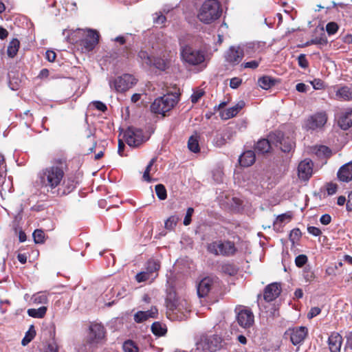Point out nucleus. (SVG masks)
<instances>
[{
    "mask_svg": "<svg viewBox=\"0 0 352 352\" xmlns=\"http://www.w3.org/2000/svg\"><path fill=\"white\" fill-rule=\"evenodd\" d=\"M66 170V162L61 160L42 169L38 173V182L41 188L54 196L58 195V188L62 185Z\"/></svg>",
    "mask_w": 352,
    "mask_h": 352,
    "instance_id": "f257e3e1",
    "label": "nucleus"
},
{
    "mask_svg": "<svg viewBox=\"0 0 352 352\" xmlns=\"http://www.w3.org/2000/svg\"><path fill=\"white\" fill-rule=\"evenodd\" d=\"M167 307V314L170 319L184 320L187 319L190 307L188 302L184 300L179 298L175 292H170L166 298Z\"/></svg>",
    "mask_w": 352,
    "mask_h": 352,
    "instance_id": "f03ea898",
    "label": "nucleus"
},
{
    "mask_svg": "<svg viewBox=\"0 0 352 352\" xmlns=\"http://www.w3.org/2000/svg\"><path fill=\"white\" fill-rule=\"evenodd\" d=\"M221 12L219 1L206 0L201 6L197 16L201 22L208 24L219 19Z\"/></svg>",
    "mask_w": 352,
    "mask_h": 352,
    "instance_id": "7ed1b4c3",
    "label": "nucleus"
},
{
    "mask_svg": "<svg viewBox=\"0 0 352 352\" xmlns=\"http://www.w3.org/2000/svg\"><path fill=\"white\" fill-rule=\"evenodd\" d=\"M178 96L176 94H168L156 98L151 105V111L163 116L170 111L178 102Z\"/></svg>",
    "mask_w": 352,
    "mask_h": 352,
    "instance_id": "20e7f679",
    "label": "nucleus"
},
{
    "mask_svg": "<svg viewBox=\"0 0 352 352\" xmlns=\"http://www.w3.org/2000/svg\"><path fill=\"white\" fill-rule=\"evenodd\" d=\"M207 250L215 256H232L236 252L234 242L228 240H218L208 244Z\"/></svg>",
    "mask_w": 352,
    "mask_h": 352,
    "instance_id": "39448f33",
    "label": "nucleus"
},
{
    "mask_svg": "<svg viewBox=\"0 0 352 352\" xmlns=\"http://www.w3.org/2000/svg\"><path fill=\"white\" fill-rule=\"evenodd\" d=\"M181 56L185 63L193 66L204 63L206 59L204 52L189 45H185L182 48Z\"/></svg>",
    "mask_w": 352,
    "mask_h": 352,
    "instance_id": "423d86ee",
    "label": "nucleus"
},
{
    "mask_svg": "<svg viewBox=\"0 0 352 352\" xmlns=\"http://www.w3.org/2000/svg\"><path fill=\"white\" fill-rule=\"evenodd\" d=\"M222 339L218 335L202 336L196 344L197 352H215L221 347Z\"/></svg>",
    "mask_w": 352,
    "mask_h": 352,
    "instance_id": "0eeeda50",
    "label": "nucleus"
},
{
    "mask_svg": "<svg viewBox=\"0 0 352 352\" xmlns=\"http://www.w3.org/2000/svg\"><path fill=\"white\" fill-rule=\"evenodd\" d=\"M78 33L82 36L80 40V45L82 50L87 52L92 51L99 41L98 32L93 29H79Z\"/></svg>",
    "mask_w": 352,
    "mask_h": 352,
    "instance_id": "6e6552de",
    "label": "nucleus"
},
{
    "mask_svg": "<svg viewBox=\"0 0 352 352\" xmlns=\"http://www.w3.org/2000/svg\"><path fill=\"white\" fill-rule=\"evenodd\" d=\"M136 83L135 77L129 74H123L113 80L110 79L109 84L111 89H115L117 92H124L131 88Z\"/></svg>",
    "mask_w": 352,
    "mask_h": 352,
    "instance_id": "1a4fd4ad",
    "label": "nucleus"
},
{
    "mask_svg": "<svg viewBox=\"0 0 352 352\" xmlns=\"http://www.w3.org/2000/svg\"><path fill=\"white\" fill-rule=\"evenodd\" d=\"M270 140L274 146L278 147L284 153H289L294 147V142L289 137H285L280 131H276L270 133Z\"/></svg>",
    "mask_w": 352,
    "mask_h": 352,
    "instance_id": "9d476101",
    "label": "nucleus"
},
{
    "mask_svg": "<svg viewBox=\"0 0 352 352\" xmlns=\"http://www.w3.org/2000/svg\"><path fill=\"white\" fill-rule=\"evenodd\" d=\"M105 338L104 327L101 324L94 323L89 327L87 344L89 348H95L103 342Z\"/></svg>",
    "mask_w": 352,
    "mask_h": 352,
    "instance_id": "9b49d317",
    "label": "nucleus"
},
{
    "mask_svg": "<svg viewBox=\"0 0 352 352\" xmlns=\"http://www.w3.org/2000/svg\"><path fill=\"white\" fill-rule=\"evenodd\" d=\"M234 311L236 316V321L240 327L248 329L253 325L254 316L250 309L242 305H238Z\"/></svg>",
    "mask_w": 352,
    "mask_h": 352,
    "instance_id": "f8f14e48",
    "label": "nucleus"
},
{
    "mask_svg": "<svg viewBox=\"0 0 352 352\" xmlns=\"http://www.w3.org/2000/svg\"><path fill=\"white\" fill-rule=\"evenodd\" d=\"M124 138L131 147H138L146 140L143 131L132 126L129 127L124 132Z\"/></svg>",
    "mask_w": 352,
    "mask_h": 352,
    "instance_id": "ddd939ff",
    "label": "nucleus"
},
{
    "mask_svg": "<svg viewBox=\"0 0 352 352\" xmlns=\"http://www.w3.org/2000/svg\"><path fill=\"white\" fill-rule=\"evenodd\" d=\"M327 121V116L324 112H319L311 116L304 123L307 130H316L324 126Z\"/></svg>",
    "mask_w": 352,
    "mask_h": 352,
    "instance_id": "4468645a",
    "label": "nucleus"
},
{
    "mask_svg": "<svg viewBox=\"0 0 352 352\" xmlns=\"http://www.w3.org/2000/svg\"><path fill=\"white\" fill-rule=\"evenodd\" d=\"M216 277L207 276L201 280L197 285V294L199 297L206 296L217 283Z\"/></svg>",
    "mask_w": 352,
    "mask_h": 352,
    "instance_id": "2eb2a0df",
    "label": "nucleus"
},
{
    "mask_svg": "<svg viewBox=\"0 0 352 352\" xmlns=\"http://www.w3.org/2000/svg\"><path fill=\"white\" fill-rule=\"evenodd\" d=\"M290 340L294 345L301 344L308 334V329L306 327H296L289 329Z\"/></svg>",
    "mask_w": 352,
    "mask_h": 352,
    "instance_id": "dca6fc26",
    "label": "nucleus"
},
{
    "mask_svg": "<svg viewBox=\"0 0 352 352\" xmlns=\"http://www.w3.org/2000/svg\"><path fill=\"white\" fill-rule=\"evenodd\" d=\"M158 316V309L155 306L146 311H138L134 314V321L137 323H142L150 318H157Z\"/></svg>",
    "mask_w": 352,
    "mask_h": 352,
    "instance_id": "f3484780",
    "label": "nucleus"
},
{
    "mask_svg": "<svg viewBox=\"0 0 352 352\" xmlns=\"http://www.w3.org/2000/svg\"><path fill=\"white\" fill-rule=\"evenodd\" d=\"M280 294V285L276 283H271L265 287L263 293V298L266 302H272Z\"/></svg>",
    "mask_w": 352,
    "mask_h": 352,
    "instance_id": "a211bd4d",
    "label": "nucleus"
},
{
    "mask_svg": "<svg viewBox=\"0 0 352 352\" xmlns=\"http://www.w3.org/2000/svg\"><path fill=\"white\" fill-rule=\"evenodd\" d=\"M313 164L311 160H305L300 162L298 166V173L300 179L306 181L312 174Z\"/></svg>",
    "mask_w": 352,
    "mask_h": 352,
    "instance_id": "6ab92c4d",
    "label": "nucleus"
},
{
    "mask_svg": "<svg viewBox=\"0 0 352 352\" xmlns=\"http://www.w3.org/2000/svg\"><path fill=\"white\" fill-rule=\"evenodd\" d=\"M342 337L336 332L332 333L328 339V345L331 352H340Z\"/></svg>",
    "mask_w": 352,
    "mask_h": 352,
    "instance_id": "aec40b11",
    "label": "nucleus"
},
{
    "mask_svg": "<svg viewBox=\"0 0 352 352\" xmlns=\"http://www.w3.org/2000/svg\"><path fill=\"white\" fill-rule=\"evenodd\" d=\"M243 52L240 48L231 47L227 52L226 59L232 64H238L243 58Z\"/></svg>",
    "mask_w": 352,
    "mask_h": 352,
    "instance_id": "412c9836",
    "label": "nucleus"
},
{
    "mask_svg": "<svg viewBox=\"0 0 352 352\" xmlns=\"http://www.w3.org/2000/svg\"><path fill=\"white\" fill-rule=\"evenodd\" d=\"M338 126L342 130H347L352 126V110L346 109L340 116L338 121Z\"/></svg>",
    "mask_w": 352,
    "mask_h": 352,
    "instance_id": "4be33fe9",
    "label": "nucleus"
},
{
    "mask_svg": "<svg viewBox=\"0 0 352 352\" xmlns=\"http://www.w3.org/2000/svg\"><path fill=\"white\" fill-rule=\"evenodd\" d=\"M272 146H274V144L269 135L267 139H261L256 143L254 151L258 154H265L270 152Z\"/></svg>",
    "mask_w": 352,
    "mask_h": 352,
    "instance_id": "5701e85b",
    "label": "nucleus"
},
{
    "mask_svg": "<svg viewBox=\"0 0 352 352\" xmlns=\"http://www.w3.org/2000/svg\"><path fill=\"white\" fill-rule=\"evenodd\" d=\"M338 179L342 182H348L352 179V162L343 165L338 171Z\"/></svg>",
    "mask_w": 352,
    "mask_h": 352,
    "instance_id": "b1692460",
    "label": "nucleus"
},
{
    "mask_svg": "<svg viewBox=\"0 0 352 352\" xmlns=\"http://www.w3.org/2000/svg\"><path fill=\"white\" fill-rule=\"evenodd\" d=\"M336 98L341 101H350L352 100V85L342 86L336 91Z\"/></svg>",
    "mask_w": 352,
    "mask_h": 352,
    "instance_id": "393cba45",
    "label": "nucleus"
},
{
    "mask_svg": "<svg viewBox=\"0 0 352 352\" xmlns=\"http://www.w3.org/2000/svg\"><path fill=\"white\" fill-rule=\"evenodd\" d=\"M256 160L255 153L253 151L248 150L243 153L239 157L241 166L248 167L252 166Z\"/></svg>",
    "mask_w": 352,
    "mask_h": 352,
    "instance_id": "a878e982",
    "label": "nucleus"
},
{
    "mask_svg": "<svg viewBox=\"0 0 352 352\" xmlns=\"http://www.w3.org/2000/svg\"><path fill=\"white\" fill-rule=\"evenodd\" d=\"M245 106L244 101L241 100L236 105L228 109L225 112L222 113L221 117L225 119H229L234 117L239 111L242 109Z\"/></svg>",
    "mask_w": 352,
    "mask_h": 352,
    "instance_id": "bb28decb",
    "label": "nucleus"
},
{
    "mask_svg": "<svg viewBox=\"0 0 352 352\" xmlns=\"http://www.w3.org/2000/svg\"><path fill=\"white\" fill-rule=\"evenodd\" d=\"M275 80L268 76H263L258 80V85L259 87L265 90L270 89L275 85Z\"/></svg>",
    "mask_w": 352,
    "mask_h": 352,
    "instance_id": "cd10ccee",
    "label": "nucleus"
},
{
    "mask_svg": "<svg viewBox=\"0 0 352 352\" xmlns=\"http://www.w3.org/2000/svg\"><path fill=\"white\" fill-rule=\"evenodd\" d=\"M151 331L157 336H163L166 334L167 329L166 325L160 322H155L151 325Z\"/></svg>",
    "mask_w": 352,
    "mask_h": 352,
    "instance_id": "c85d7f7f",
    "label": "nucleus"
},
{
    "mask_svg": "<svg viewBox=\"0 0 352 352\" xmlns=\"http://www.w3.org/2000/svg\"><path fill=\"white\" fill-rule=\"evenodd\" d=\"M20 42L17 38H13L9 43L7 50L8 56L10 58L14 57L19 48Z\"/></svg>",
    "mask_w": 352,
    "mask_h": 352,
    "instance_id": "c756f323",
    "label": "nucleus"
},
{
    "mask_svg": "<svg viewBox=\"0 0 352 352\" xmlns=\"http://www.w3.org/2000/svg\"><path fill=\"white\" fill-rule=\"evenodd\" d=\"M63 188H61L60 186L58 188V196H63L67 195L70 193L72 191L74 190L76 188L75 185L74 184L73 181H67V182L65 181H63L62 182Z\"/></svg>",
    "mask_w": 352,
    "mask_h": 352,
    "instance_id": "7c9ffc66",
    "label": "nucleus"
},
{
    "mask_svg": "<svg viewBox=\"0 0 352 352\" xmlns=\"http://www.w3.org/2000/svg\"><path fill=\"white\" fill-rule=\"evenodd\" d=\"M47 309L45 306H42L38 309H28V314L34 318H42L46 314Z\"/></svg>",
    "mask_w": 352,
    "mask_h": 352,
    "instance_id": "2f4dec72",
    "label": "nucleus"
},
{
    "mask_svg": "<svg viewBox=\"0 0 352 352\" xmlns=\"http://www.w3.org/2000/svg\"><path fill=\"white\" fill-rule=\"evenodd\" d=\"M160 267V265L158 261L154 259H150L146 263L145 270L148 274L152 276L153 273L157 272Z\"/></svg>",
    "mask_w": 352,
    "mask_h": 352,
    "instance_id": "473e14b6",
    "label": "nucleus"
},
{
    "mask_svg": "<svg viewBox=\"0 0 352 352\" xmlns=\"http://www.w3.org/2000/svg\"><path fill=\"white\" fill-rule=\"evenodd\" d=\"M32 300L34 304H47L48 297L46 292H40L32 296Z\"/></svg>",
    "mask_w": 352,
    "mask_h": 352,
    "instance_id": "72a5a7b5",
    "label": "nucleus"
},
{
    "mask_svg": "<svg viewBox=\"0 0 352 352\" xmlns=\"http://www.w3.org/2000/svg\"><path fill=\"white\" fill-rule=\"evenodd\" d=\"M221 271L225 274L229 276H234L237 274L238 268L236 265L232 263H224L221 266Z\"/></svg>",
    "mask_w": 352,
    "mask_h": 352,
    "instance_id": "f704fd0d",
    "label": "nucleus"
},
{
    "mask_svg": "<svg viewBox=\"0 0 352 352\" xmlns=\"http://www.w3.org/2000/svg\"><path fill=\"white\" fill-rule=\"evenodd\" d=\"M188 147L193 153H198L199 151V140L197 135L190 137L188 142Z\"/></svg>",
    "mask_w": 352,
    "mask_h": 352,
    "instance_id": "c9c22d12",
    "label": "nucleus"
},
{
    "mask_svg": "<svg viewBox=\"0 0 352 352\" xmlns=\"http://www.w3.org/2000/svg\"><path fill=\"white\" fill-rule=\"evenodd\" d=\"M122 349L124 352H138V348L131 340L125 341L123 343Z\"/></svg>",
    "mask_w": 352,
    "mask_h": 352,
    "instance_id": "e433bc0d",
    "label": "nucleus"
},
{
    "mask_svg": "<svg viewBox=\"0 0 352 352\" xmlns=\"http://www.w3.org/2000/svg\"><path fill=\"white\" fill-rule=\"evenodd\" d=\"M32 236L36 243H43L45 241V233L42 230H35L32 234Z\"/></svg>",
    "mask_w": 352,
    "mask_h": 352,
    "instance_id": "4c0bfd02",
    "label": "nucleus"
},
{
    "mask_svg": "<svg viewBox=\"0 0 352 352\" xmlns=\"http://www.w3.org/2000/svg\"><path fill=\"white\" fill-rule=\"evenodd\" d=\"M155 192L160 200H164L167 197L166 190L162 184H157L155 186Z\"/></svg>",
    "mask_w": 352,
    "mask_h": 352,
    "instance_id": "58836bf2",
    "label": "nucleus"
},
{
    "mask_svg": "<svg viewBox=\"0 0 352 352\" xmlns=\"http://www.w3.org/2000/svg\"><path fill=\"white\" fill-rule=\"evenodd\" d=\"M178 221V218L175 216L170 217L166 221H165V228L167 230H173L177 225V223Z\"/></svg>",
    "mask_w": 352,
    "mask_h": 352,
    "instance_id": "ea45409f",
    "label": "nucleus"
},
{
    "mask_svg": "<svg viewBox=\"0 0 352 352\" xmlns=\"http://www.w3.org/2000/svg\"><path fill=\"white\" fill-rule=\"evenodd\" d=\"M4 164V157L0 153V184L3 182L6 176Z\"/></svg>",
    "mask_w": 352,
    "mask_h": 352,
    "instance_id": "a19ab883",
    "label": "nucleus"
},
{
    "mask_svg": "<svg viewBox=\"0 0 352 352\" xmlns=\"http://www.w3.org/2000/svg\"><path fill=\"white\" fill-rule=\"evenodd\" d=\"M138 57L143 61L144 63L149 65L152 63V60L148 55V52L146 51L141 50L138 53Z\"/></svg>",
    "mask_w": 352,
    "mask_h": 352,
    "instance_id": "79ce46f5",
    "label": "nucleus"
},
{
    "mask_svg": "<svg viewBox=\"0 0 352 352\" xmlns=\"http://www.w3.org/2000/svg\"><path fill=\"white\" fill-rule=\"evenodd\" d=\"M331 150L326 146H320L317 148L316 155L318 156H329L331 155Z\"/></svg>",
    "mask_w": 352,
    "mask_h": 352,
    "instance_id": "37998d69",
    "label": "nucleus"
},
{
    "mask_svg": "<svg viewBox=\"0 0 352 352\" xmlns=\"http://www.w3.org/2000/svg\"><path fill=\"white\" fill-rule=\"evenodd\" d=\"M338 30V25L336 22H329L326 25V31L329 35L334 34Z\"/></svg>",
    "mask_w": 352,
    "mask_h": 352,
    "instance_id": "c03bdc74",
    "label": "nucleus"
},
{
    "mask_svg": "<svg viewBox=\"0 0 352 352\" xmlns=\"http://www.w3.org/2000/svg\"><path fill=\"white\" fill-rule=\"evenodd\" d=\"M298 65L302 68L306 69L309 66V63L307 59L306 58V56L304 54H301L298 56Z\"/></svg>",
    "mask_w": 352,
    "mask_h": 352,
    "instance_id": "a18cd8bd",
    "label": "nucleus"
},
{
    "mask_svg": "<svg viewBox=\"0 0 352 352\" xmlns=\"http://www.w3.org/2000/svg\"><path fill=\"white\" fill-rule=\"evenodd\" d=\"M307 262V256L305 254H300L295 258V263L297 267H301Z\"/></svg>",
    "mask_w": 352,
    "mask_h": 352,
    "instance_id": "49530a36",
    "label": "nucleus"
},
{
    "mask_svg": "<svg viewBox=\"0 0 352 352\" xmlns=\"http://www.w3.org/2000/svg\"><path fill=\"white\" fill-rule=\"evenodd\" d=\"M152 276H151L146 270L138 273L136 276V280L139 283L148 280Z\"/></svg>",
    "mask_w": 352,
    "mask_h": 352,
    "instance_id": "de8ad7c7",
    "label": "nucleus"
},
{
    "mask_svg": "<svg viewBox=\"0 0 352 352\" xmlns=\"http://www.w3.org/2000/svg\"><path fill=\"white\" fill-rule=\"evenodd\" d=\"M155 158H153L149 164L147 165L144 172V174H143V178L145 181H147V182H150L151 181V178H150V176H149V173L151 171V168L153 164V163L155 162Z\"/></svg>",
    "mask_w": 352,
    "mask_h": 352,
    "instance_id": "09e8293b",
    "label": "nucleus"
},
{
    "mask_svg": "<svg viewBox=\"0 0 352 352\" xmlns=\"http://www.w3.org/2000/svg\"><path fill=\"white\" fill-rule=\"evenodd\" d=\"M225 136H226V135H223L221 134L217 135L215 136V138H214V144L217 146H219V147L224 145L226 142Z\"/></svg>",
    "mask_w": 352,
    "mask_h": 352,
    "instance_id": "8fccbe9b",
    "label": "nucleus"
},
{
    "mask_svg": "<svg viewBox=\"0 0 352 352\" xmlns=\"http://www.w3.org/2000/svg\"><path fill=\"white\" fill-rule=\"evenodd\" d=\"M155 15L156 16L153 17L154 23L157 25H163L166 20V16L163 15L161 12H157L155 14Z\"/></svg>",
    "mask_w": 352,
    "mask_h": 352,
    "instance_id": "3c124183",
    "label": "nucleus"
},
{
    "mask_svg": "<svg viewBox=\"0 0 352 352\" xmlns=\"http://www.w3.org/2000/svg\"><path fill=\"white\" fill-rule=\"evenodd\" d=\"M194 212V209L192 208H188L186 211V216L184 219V224L185 226H188L191 222V217Z\"/></svg>",
    "mask_w": 352,
    "mask_h": 352,
    "instance_id": "603ef678",
    "label": "nucleus"
},
{
    "mask_svg": "<svg viewBox=\"0 0 352 352\" xmlns=\"http://www.w3.org/2000/svg\"><path fill=\"white\" fill-rule=\"evenodd\" d=\"M321 312V309L318 307H311L309 313L307 314V318L311 319L316 316L319 315Z\"/></svg>",
    "mask_w": 352,
    "mask_h": 352,
    "instance_id": "864d4df0",
    "label": "nucleus"
},
{
    "mask_svg": "<svg viewBox=\"0 0 352 352\" xmlns=\"http://www.w3.org/2000/svg\"><path fill=\"white\" fill-rule=\"evenodd\" d=\"M338 186L336 184L328 183L326 186L327 194L329 195H333L337 192Z\"/></svg>",
    "mask_w": 352,
    "mask_h": 352,
    "instance_id": "5fc2aeb1",
    "label": "nucleus"
},
{
    "mask_svg": "<svg viewBox=\"0 0 352 352\" xmlns=\"http://www.w3.org/2000/svg\"><path fill=\"white\" fill-rule=\"evenodd\" d=\"M261 60H253L243 64L245 68L256 69L258 67Z\"/></svg>",
    "mask_w": 352,
    "mask_h": 352,
    "instance_id": "6e6d98bb",
    "label": "nucleus"
},
{
    "mask_svg": "<svg viewBox=\"0 0 352 352\" xmlns=\"http://www.w3.org/2000/svg\"><path fill=\"white\" fill-rule=\"evenodd\" d=\"M45 352H59L58 344L54 341L49 343L45 348Z\"/></svg>",
    "mask_w": 352,
    "mask_h": 352,
    "instance_id": "4d7b16f0",
    "label": "nucleus"
},
{
    "mask_svg": "<svg viewBox=\"0 0 352 352\" xmlns=\"http://www.w3.org/2000/svg\"><path fill=\"white\" fill-rule=\"evenodd\" d=\"M92 104L96 109L100 111L104 112L107 109L106 104L101 101H94Z\"/></svg>",
    "mask_w": 352,
    "mask_h": 352,
    "instance_id": "13d9d810",
    "label": "nucleus"
},
{
    "mask_svg": "<svg viewBox=\"0 0 352 352\" xmlns=\"http://www.w3.org/2000/svg\"><path fill=\"white\" fill-rule=\"evenodd\" d=\"M213 179L217 182H223V173L221 170H215L212 173Z\"/></svg>",
    "mask_w": 352,
    "mask_h": 352,
    "instance_id": "bf43d9fd",
    "label": "nucleus"
},
{
    "mask_svg": "<svg viewBox=\"0 0 352 352\" xmlns=\"http://www.w3.org/2000/svg\"><path fill=\"white\" fill-rule=\"evenodd\" d=\"M242 82V80L239 78H232L230 81V86L232 89L238 88Z\"/></svg>",
    "mask_w": 352,
    "mask_h": 352,
    "instance_id": "052dcab7",
    "label": "nucleus"
},
{
    "mask_svg": "<svg viewBox=\"0 0 352 352\" xmlns=\"http://www.w3.org/2000/svg\"><path fill=\"white\" fill-rule=\"evenodd\" d=\"M307 232L310 234L315 236H320L322 234L321 230L318 228H316L315 226H309L307 228Z\"/></svg>",
    "mask_w": 352,
    "mask_h": 352,
    "instance_id": "680f3d73",
    "label": "nucleus"
},
{
    "mask_svg": "<svg viewBox=\"0 0 352 352\" xmlns=\"http://www.w3.org/2000/svg\"><path fill=\"white\" fill-rule=\"evenodd\" d=\"M301 235V232L298 228L293 229L290 233V239L292 241L298 240Z\"/></svg>",
    "mask_w": 352,
    "mask_h": 352,
    "instance_id": "e2e57ef3",
    "label": "nucleus"
},
{
    "mask_svg": "<svg viewBox=\"0 0 352 352\" xmlns=\"http://www.w3.org/2000/svg\"><path fill=\"white\" fill-rule=\"evenodd\" d=\"M204 94V92L201 91H195L194 92L190 98H191V102L192 103H196L198 102V100L201 98V97L203 96Z\"/></svg>",
    "mask_w": 352,
    "mask_h": 352,
    "instance_id": "0e129e2a",
    "label": "nucleus"
},
{
    "mask_svg": "<svg viewBox=\"0 0 352 352\" xmlns=\"http://www.w3.org/2000/svg\"><path fill=\"white\" fill-rule=\"evenodd\" d=\"M320 221L323 225H328L331 221V217L329 214H324L320 218Z\"/></svg>",
    "mask_w": 352,
    "mask_h": 352,
    "instance_id": "69168bd1",
    "label": "nucleus"
},
{
    "mask_svg": "<svg viewBox=\"0 0 352 352\" xmlns=\"http://www.w3.org/2000/svg\"><path fill=\"white\" fill-rule=\"evenodd\" d=\"M290 219H291V216L289 214H282L277 217L275 223H282L285 222L286 220L289 221Z\"/></svg>",
    "mask_w": 352,
    "mask_h": 352,
    "instance_id": "338daca9",
    "label": "nucleus"
},
{
    "mask_svg": "<svg viewBox=\"0 0 352 352\" xmlns=\"http://www.w3.org/2000/svg\"><path fill=\"white\" fill-rule=\"evenodd\" d=\"M56 57V53L52 50H47L45 53V58L50 62H54Z\"/></svg>",
    "mask_w": 352,
    "mask_h": 352,
    "instance_id": "774afa93",
    "label": "nucleus"
}]
</instances>
